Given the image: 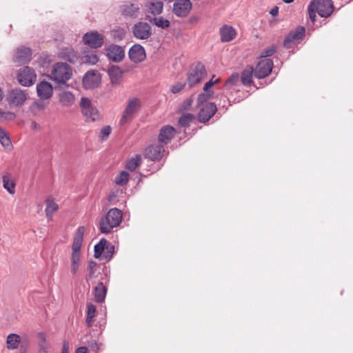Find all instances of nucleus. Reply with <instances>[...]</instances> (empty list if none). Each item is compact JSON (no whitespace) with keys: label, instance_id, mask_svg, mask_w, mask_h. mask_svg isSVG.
<instances>
[{"label":"nucleus","instance_id":"de8ad7c7","mask_svg":"<svg viewBox=\"0 0 353 353\" xmlns=\"http://www.w3.org/2000/svg\"><path fill=\"white\" fill-rule=\"evenodd\" d=\"M211 96H212V92H205L204 93L200 94L197 98V105H202L204 102H206L208 99H210Z\"/></svg>","mask_w":353,"mask_h":353},{"label":"nucleus","instance_id":"a19ab883","mask_svg":"<svg viewBox=\"0 0 353 353\" xmlns=\"http://www.w3.org/2000/svg\"><path fill=\"white\" fill-rule=\"evenodd\" d=\"M305 32V28L303 26H299L296 30L290 32V37H292L296 41H299L303 38Z\"/></svg>","mask_w":353,"mask_h":353},{"label":"nucleus","instance_id":"c85d7f7f","mask_svg":"<svg viewBox=\"0 0 353 353\" xmlns=\"http://www.w3.org/2000/svg\"><path fill=\"white\" fill-rule=\"evenodd\" d=\"M95 301L98 303H101L105 300L107 289L103 283H99L94 288V290Z\"/></svg>","mask_w":353,"mask_h":353},{"label":"nucleus","instance_id":"393cba45","mask_svg":"<svg viewBox=\"0 0 353 353\" xmlns=\"http://www.w3.org/2000/svg\"><path fill=\"white\" fill-rule=\"evenodd\" d=\"M221 40L222 42H229L236 36V30L230 26L225 25L220 28Z\"/></svg>","mask_w":353,"mask_h":353},{"label":"nucleus","instance_id":"09e8293b","mask_svg":"<svg viewBox=\"0 0 353 353\" xmlns=\"http://www.w3.org/2000/svg\"><path fill=\"white\" fill-rule=\"evenodd\" d=\"M111 131L112 129L109 125H106L102 128L100 132L99 137L101 138V140L107 139L109 135L110 134Z\"/></svg>","mask_w":353,"mask_h":353},{"label":"nucleus","instance_id":"cd10ccee","mask_svg":"<svg viewBox=\"0 0 353 353\" xmlns=\"http://www.w3.org/2000/svg\"><path fill=\"white\" fill-rule=\"evenodd\" d=\"M147 20L153 25L161 29H165L170 26V21L168 19L163 18V17H156L148 15Z\"/></svg>","mask_w":353,"mask_h":353},{"label":"nucleus","instance_id":"ddd939ff","mask_svg":"<svg viewBox=\"0 0 353 353\" xmlns=\"http://www.w3.org/2000/svg\"><path fill=\"white\" fill-rule=\"evenodd\" d=\"M192 8L190 0H176L173 3L172 12L179 17L188 16Z\"/></svg>","mask_w":353,"mask_h":353},{"label":"nucleus","instance_id":"9d476101","mask_svg":"<svg viewBox=\"0 0 353 353\" xmlns=\"http://www.w3.org/2000/svg\"><path fill=\"white\" fill-rule=\"evenodd\" d=\"M101 77L99 72L95 70L88 71L83 77V86L87 90L98 87L101 83Z\"/></svg>","mask_w":353,"mask_h":353},{"label":"nucleus","instance_id":"13d9d810","mask_svg":"<svg viewBox=\"0 0 353 353\" xmlns=\"http://www.w3.org/2000/svg\"><path fill=\"white\" fill-rule=\"evenodd\" d=\"M31 128L34 130H39L41 129V125L34 121L31 122Z\"/></svg>","mask_w":353,"mask_h":353},{"label":"nucleus","instance_id":"6e6552de","mask_svg":"<svg viewBox=\"0 0 353 353\" xmlns=\"http://www.w3.org/2000/svg\"><path fill=\"white\" fill-rule=\"evenodd\" d=\"M207 75L205 66L199 63L194 66L192 67L188 77V83L189 87H193L196 84L200 83L205 78Z\"/></svg>","mask_w":353,"mask_h":353},{"label":"nucleus","instance_id":"3c124183","mask_svg":"<svg viewBox=\"0 0 353 353\" xmlns=\"http://www.w3.org/2000/svg\"><path fill=\"white\" fill-rule=\"evenodd\" d=\"M296 42V41L295 39H294L292 37H290V34L289 33L283 41V46L285 48L289 49L292 48V45Z\"/></svg>","mask_w":353,"mask_h":353},{"label":"nucleus","instance_id":"2f4dec72","mask_svg":"<svg viewBox=\"0 0 353 353\" xmlns=\"http://www.w3.org/2000/svg\"><path fill=\"white\" fill-rule=\"evenodd\" d=\"M254 73L253 67L249 66L245 69L241 74V81L245 85H249L252 82V77Z\"/></svg>","mask_w":353,"mask_h":353},{"label":"nucleus","instance_id":"6ab92c4d","mask_svg":"<svg viewBox=\"0 0 353 353\" xmlns=\"http://www.w3.org/2000/svg\"><path fill=\"white\" fill-rule=\"evenodd\" d=\"M128 54L130 60L134 63H141L146 57L145 49L140 44L132 46L129 50Z\"/></svg>","mask_w":353,"mask_h":353},{"label":"nucleus","instance_id":"f257e3e1","mask_svg":"<svg viewBox=\"0 0 353 353\" xmlns=\"http://www.w3.org/2000/svg\"><path fill=\"white\" fill-rule=\"evenodd\" d=\"M121 221V211L116 208H112L100 219L99 222V230L101 233L108 234L114 228L119 226Z\"/></svg>","mask_w":353,"mask_h":353},{"label":"nucleus","instance_id":"338daca9","mask_svg":"<svg viewBox=\"0 0 353 353\" xmlns=\"http://www.w3.org/2000/svg\"><path fill=\"white\" fill-rule=\"evenodd\" d=\"M3 92L1 90V89L0 88V102L2 101L3 99Z\"/></svg>","mask_w":353,"mask_h":353},{"label":"nucleus","instance_id":"58836bf2","mask_svg":"<svg viewBox=\"0 0 353 353\" xmlns=\"http://www.w3.org/2000/svg\"><path fill=\"white\" fill-rule=\"evenodd\" d=\"M141 163V157L137 154L127 162L125 168L130 171H134Z\"/></svg>","mask_w":353,"mask_h":353},{"label":"nucleus","instance_id":"6e6d98bb","mask_svg":"<svg viewBox=\"0 0 353 353\" xmlns=\"http://www.w3.org/2000/svg\"><path fill=\"white\" fill-rule=\"evenodd\" d=\"M15 117H16V114L14 113H13V112H2V116H1V117H0V121L2 119H8V120H12Z\"/></svg>","mask_w":353,"mask_h":353},{"label":"nucleus","instance_id":"ea45409f","mask_svg":"<svg viewBox=\"0 0 353 353\" xmlns=\"http://www.w3.org/2000/svg\"><path fill=\"white\" fill-rule=\"evenodd\" d=\"M80 265V254H72L71 257V273L75 275L79 270Z\"/></svg>","mask_w":353,"mask_h":353},{"label":"nucleus","instance_id":"bf43d9fd","mask_svg":"<svg viewBox=\"0 0 353 353\" xmlns=\"http://www.w3.org/2000/svg\"><path fill=\"white\" fill-rule=\"evenodd\" d=\"M75 353H88V348L84 346L78 347Z\"/></svg>","mask_w":353,"mask_h":353},{"label":"nucleus","instance_id":"e2e57ef3","mask_svg":"<svg viewBox=\"0 0 353 353\" xmlns=\"http://www.w3.org/2000/svg\"><path fill=\"white\" fill-rule=\"evenodd\" d=\"M61 353H68V346L67 343L63 344V350Z\"/></svg>","mask_w":353,"mask_h":353},{"label":"nucleus","instance_id":"72a5a7b5","mask_svg":"<svg viewBox=\"0 0 353 353\" xmlns=\"http://www.w3.org/2000/svg\"><path fill=\"white\" fill-rule=\"evenodd\" d=\"M95 314L96 307L92 303H88L87 304V318L85 321L87 325L90 327L92 326Z\"/></svg>","mask_w":353,"mask_h":353},{"label":"nucleus","instance_id":"c756f323","mask_svg":"<svg viewBox=\"0 0 353 353\" xmlns=\"http://www.w3.org/2000/svg\"><path fill=\"white\" fill-rule=\"evenodd\" d=\"M80 62L89 65H94L99 61V57L94 52H88L86 54L81 55Z\"/></svg>","mask_w":353,"mask_h":353},{"label":"nucleus","instance_id":"a878e982","mask_svg":"<svg viewBox=\"0 0 353 353\" xmlns=\"http://www.w3.org/2000/svg\"><path fill=\"white\" fill-rule=\"evenodd\" d=\"M124 70H121L118 65H112L108 70L111 83L112 84H118L123 77Z\"/></svg>","mask_w":353,"mask_h":353},{"label":"nucleus","instance_id":"4468645a","mask_svg":"<svg viewBox=\"0 0 353 353\" xmlns=\"http://www.w3.org/2000/svg\"><path fill=\"white\" fill-rule=\"evenodd\" d=\"M273 68V61L270 59H265L256 65L254 75L258 79H263L268 76Z\"/></svg>","mask_w":353,"mask_h":353},{"label":"nucleus","instance_id":"1a4fd4ad","mask_svg":"<svg viewBox=\"0 0 353 353\" xmlns=\"http://www.w3.org/2000/svg\"><path fill=\"white\" fill-rule=\"evenodd\" d=\"M133 36L139 40H147L152 35L151 26L145 21H139L134 23L132 28Z\"/></svg>","mask_w":353,"mask_h":353},{"label":"nucleus","instance_id":"774afa93","mask_svg":"<svg viewBox=\"0 0 353 353\" xmlns=\"http://www.w3.org/2000/svg\"><path fill=\"white\" fill-rule=\"evenodd\" d=\"M285 3H292L294 0H282Z\"/></svg>","mask_w":353,"mask_h":353},{"label":"nucleus","instance_id":"052dcab7","mask_svg":"<svg viewBox=\"0 0 353 353\" xmlns=\"http://www.w3.org/2000/svg\"><path fill=\"white\" fill-rule=\"evenodd\" d=\"M192 101L193 99L192 98H190L184 103V110H186L191 106Z\"/></svg>","mask_w":353,"mask_h":353},{"label":"nucleus","instance_id":"7ed1b4c3","mask_svg":"<svg viewBox=\"0 0 353 353\" xmlns=\"http://www.w3.org/2000/svg\"><path fill=\"white\" fill-rule=\"evenodd\" d=\"M72 76V68L65 63H55L49 74V78L59 85L65 84Z\"/></svg>","mask_w":353,"mask_h":353},{"label":"nucleus","instance_id":"8fccbe9b","mask_svg":"<svg viewBox=\"0 0 353 353\" xmlns=\"http://www.w3.org/2000/svg\"><path fill=\"white\" fill-rule=\"evenodd\" d=\"M82 242L83 241L74 240L73 244H72V254H80V250H81Z\"/></svg>","mask_w":353,"mask_h":353},{"label":"nucleus","instance_id":"f03ea898","mask_svg":"<svg viewBox=\"0 0 353 353\" xmlns=\"http://www.w3.org/2000/svg\"><path fill=\"white\" fill-rule=\"evenodd\" d=\"M334 10L332 0H313L308 6V13L311 21H316V12L321 17H328Z\"/></svg>","mask_w":353,"mask_h":353},{"label":"nucleus","instance_id":"37998d69","mask_svg":"<svg viewBox=\"0 0 353 353\" xmlns=\"http://www.w3.org/2000/svg\"><path fill=\"white\" fill-rule=\"evenodd\" d=\"M194 118V117L192 114L188 113V114H184L182 117H181V118L179 119V124L181 127L187 126L192 121Z\"/></svg>","mask_w":353,"mask_h":353},{"label":"nucleus","instance_id":"c03bdc74","mask_svg":"<svg viewBox=\"0 0 353 353\" xmlns=\"http://www.w3.org/2000/svg\"><path fill=\"white\" fill-rule=\"evenodd\" d=\"M114 250L115 248L113 245L107 243L103 257L107 261H110L114 253Z\"/></svg>","mask_w":353,"mask_h":353},{"label":"nucleus","instance_id":"f704fd0d","mask_svg":"<svg viewBox=\"0 0 353 353\" xmlns=\"http://www.w3.org/2000/svg\"><path fill=\"white\" fill-rule=\"evenodd\" d=\"M39 343V353H48L49 343L46 341V336L43 332H39L37 335Z\"/></svg>","mask_w":353,"mask_h":353},{"label":"nucleus","instance_id":"4c0bfd02","mask_svg":"<svg viewBox=\"0 0 353 353\" xmlns=\"http://www.w3.org/2000/svg\"><path fill=\"white\" fill-rule=\"evenodd\" d=\"M97 263L95 261H91L88 264V274L86 276V280L88 281H92L96 277V269Z\"/></svg>","mask_w":353,"mask_h":353},{"label":"nucleus","instance_id":"aec40b11","mask_svg":"<svg viewBox=\"0 0 353 353\" xmlns=\"http://www.w3.org/2000/svg\"><path fill=\"white\" fill-rule=\"evenodd\" d=\"M175 128L170 125L163 126L158 137L159 143L164 145L168 144L175 134Z\"/></svg>","mask_w":353,"mask_h":353},{"label":"nucleus","instance_id":"a18cd8bd","mask_svg":"<svg viewBox=\"0 0 353 353\" xmlns=\"http://www.w3.org/2000/svg\"><path fill=\"white\" fill-rule=\"evenodd\" d=\"M276 46H272L268 48L264 49L260 54L261 58H267L272 56L276 52Z\"/></svg>","mask_w":353,"mask_h":353},{"label":"nucleus","instance_id":"473e14b6","mask_svg":"<svg viewBox=\"0 0 353 353\" xmlns=\"http://www.w3.org/2000/svg\"><path fill=\"white\" fill-rule=\"evenodd\" d=\"M20 343V336L17 334H10L7 336L6 344L9 350H14L18 347Z\"/></svg>","mask_w":353,"mask_h":353},{"label":"nucleus","instance_id":"0e129e2a","mask_svg":"<svg viewBox=\"0 0 353 353\" xmlns=\"http://www.w3.org/2000/svg\"><path fill=\"white\" fill-rule=\"evenodd\" d=\"M117 197V194L115 193H111L108 196V200L110 201H113Z\"/></svg>","mask_w":353,"mask_h":353},{"label":"nucleus","instance_id":"5fc2aeb1","mask_svg":"<svg viewBox=\"0 0 353 353\" xmlns=\"http://www.w3.org/2000/svg\"><path fill=\"white\" fill-rule=\"evenodd\" d=\"M185 83H183V82L176 83L172 87L171 90H172V93H174V94L178 93L181 90H183V88L185 87Z\"/></svg>","mask_w":353,"mask_h":353},{"label":"nucleus","instance_id":"e433bc0d","mask_svg":"<svg viewBox=\"0 0 353 353\" xmlns=\"http://www.w3.org/2000/svg\"><path fill=\"white\" fill-rule=\"evenodd\" d=\"M107 243V240L105 239H102L97 244L95 245L94 256L96 259H99L102 256V254L104 252Z\"/></svg>","mask_w":353,"mask_h":353},{"label":"nucleus","instance_id":"dca6fc26","mask_svg":"<svg viewBox=\"0 0 353 353\" xmlns=\"http://www.w3.org/2000/svg\"><path fill=\"white\" fill-rule=\"evenodd\" d=\"M163 3L159 0H151L147 2L145 5V17L148 15L155 17L159 15L163 12Z\"/></svg>","mask_w":353,"mask_h":353},{"label":"nucleus","instance_id":"4d7b16f0","mask_svg":"<svg viewBox=\"0 0 353 353\" xmlns=\"http://www.w3.org/2000/svg\"><path fill=\"white\" fill-rule=\"evenodd\" d=\"M89 346L90 347L91 350L95 352H97L99 350V344L97 343V341H91L90 343H89Z\"/></svg>","mask_w":353,"mask_h":353},{"label":"nucleus","instance_id":"603ef678","mask_svg":"<svg viewBox=\"0 0 353 353\" xmlns=\"http://www.w3.org/2000/svg\"><path fill=\"white\" fill-rule=\"evenodd\" d=\"M85 228L83 226L78 228L74 240L83 241Z\"/></svg>","mask_w":353,"mask_h":353},{"label":"nucleus","instance_id":"864d4df0","mask_svg":"<svg viewBox=\"0 0 353 353\" xmlns=\"http://www.w3.org/2000/svg\"><path fill=\"white\" fill-rule=\"evenodd\" d=\"M219 81V79H216V80H213V79H212L211 80H210L208 82H207L204 87H203V91L205 92H212L210 91V88L216 83H217L218 81Z\"/></svg>","mask_w":353,"mask_h":353},{"label":"nucleus","instance_id":"49530a36","mask_svg":"<svg viewBox=\"0 0 353 353\" xmlns=\"http://www.w3.org/2000/svg\"><path fill=\"white\" fill-rule=\"evenodd\" d=\"M30 108L34 114H37L39 112L44 110L45 106L41 103L34 102L32 103Z\"/></svg>","mask_w":353,"mask_h":353},{"label":"nucleus","instance_id":"7c9ffc66","mask_svg":"<svg viewBox=\"0 0 353 353\" xmlns=\"http://www.w3.org/2000/svg\"><path fill=\"white\" fill-rule=\"evenodd\" d=\"M46 208L45 210L48 221L52 219V214L58 210V205L50 198L46 199Z\"/></svg>","mask_w":353,"mask_h":353},{"label":"nucleus","instance_id":"b1692460","mask_svg":"<svg viewBox=\"0 0 353 353\" xmlns=\"http://www.w3.org/2000/svg\"><path fill=\"white\" fill-rule=\"evenodd\" d=\"M140 10V5L135 3L125 4L121 8V13L123 15L131 18H137L139 15Z\"/></svg>","mask_w":353,"mask_h":353},{"label":"nucleus","instance_id":"680f3d73","mask_svg":"<svg viewBox=\"0 0 353 353\" xmlns=\"http://www.w3.org/2000/svg\"><path fill=\"white\" fill-rule=\"evenodd\" d=\"M270 13L272 16H276L279 14V8L278 7H274L273 8L271 9Z\"/></svg>","mask_w":353,"mask_h":353},{"label":"nucleus","instance_id":"5701e85b","mask_svg":"<svg viewBox=\"0 0 353 353\" xmlns=\"http://www.w3.org/2000/svg\"><path fill=\"white\" fill-rule=\"evenodd\" d=\"M59 102L64 108H71L76 101L75 95L70 91L63 90L58 94Z\"/></svg>","mask_w":353,"mask_h":353},{"label":"nucleus","instance_id":"39448f33","mask_svg":"<svg viewBox=\"0 0 353 353\" xmlns=\"http://www.w3.org/2000/svg\"><path fill=\"white\" fill-rule=\"evenodd\" d=\"M141 105V101L139 98H130L126 103V107L120 120V124L124 125L128 121L132 119L134 114L140 109Z\"/></svg>","mask_w":353,"mask_h":353},{"label":"nucleus","instance_id":"412c9836","mask_svg":"<svg viewBox=\"0 0 353 353\" xmlns=\"http://www.w3.org/2000/svg\"><path fill=\"white\" fill-rule=\"evenodd\" d=\"M216 106L212 103H206L203 105L199 112V120L201 123H205L209 121L210 119L216 112Z\"/></svg>","mask_w":353,"mask_h":353},{"label":"nucleus","instance_id":"9b49d317","mask_svg":"<svg viewBox=\"0 0 353 353\" xmlns=\"http://www.w3.org/2000/svg\"><path fill=\"white\" fill-rule=\"evenodd\" d=\"M105 55L109 60L115 62H121L125 57V50L121 46L112 44L104 48Z\"/></svg>","mask_w":353,"mask_h":353},{"label":"nucleus","instance_id":"20e7f679","mask_svg":"<svg viewBox=\"0 0 353 353\" xmlns=\"http://www.w3.org/2000/svg\"><path fill=\"white\" fill-rule=\"evenodd\" d=\"M80 107L81 112L87 121H95L101 119V114L88 98L82 97L81 99Z\"/></svg>","mask_w":353,"mask_h":353},{"label":"nucleus","instance_id":"69168bd1","mask_svg":"<svg viewBox=\"0 0 353 353\" xmlns=\"http://www.w3.org/2000/svg\"><path fill=\"white\" fill-rule=\"evenodd\" d=\"M236 79V78L234 77H230V79H228V80L227 81L226 83H225V85H227L228 84L230 83H233L234 81Z\"/></svg>","mask_w":353,"mask_h":353},{"label":"nucleus","instance_id":"423d86ee","mask_svg":"<svg viewBox=\"0 0 353 353\" xmlns=\"http://www.w3.org/2000/svg\"><path fill=\"white\" fill-rule=\"evenodd\" d=\"M36 80L37 74L34 69L24 66L19 70L17 81L22 86L30 87L35 83Z\"/></svg>","mask_w":353,"mask_h":353},{"label":"nucleus","instance_id":"f8f14e48","mask_svg":"<svg viewBox=\"0 0 353 353\" xmlns=\"http://www.w3.org/2000/svg\"><path fill=\"white\" fill-rule=\"evenodd\" d=\"M84 43L92 48H101L104 43L103 36L97 31L86 32L83 37Z\"/></svg>","mask_w":353,"mask_h":353},{"label":"nucleus","instance_id":"f3484780","mask_svg":"<svg viewBox=\"0 0 353 353\" xmlns=\"http://www.w3.org/2000/svg\"><path fill=\"white\" fill-rule=\"evenodd\" d=\"M58 57L73 64L75 63L79 58L77 53L71 46L61 48L58 52Z\"/></svg>","mask_w":353,"mask_h":353},{"label":"nucleus","instance_id":"a211bd4d","mask_svg":"<svg viewBox=\"0 0 353 353\" xmlns=\"http://www.w3.org/2000/svg\"><path fill=\"white\" fill-rule=\"evenodd\" d=\"M37 93L41 99H49L53 94V88L52 84L46 81L39 82L37 85Z\"/></svg>","mask_w":353,"mask_h":353},{"label":"nucleus","instance_id":"79ce46f5","mask_svg":"<svg viewBox=\"0 0 353 353\" xmlns=\"http://www.w3.org/2000/svg\"><path fill=\"white\" fill-rule=\"evenodd\" d=\"M129 181V173L126 171H122L115 177V183L121 186L125 185Z\"/></svg>","mask_w":353,"mask_h":353},{"label":"nucleus","instance_id":"c9c22d12","mask_svg":"<svg viewBox=\"0 0 353 353\" xmlns=\"http://www.w3.org/2000/svg\"><path fill=\"white\" fill-rule=\"evenodd\" d=\"M0 143L7 149L12 148V142L8 134L0 127Z\"/></svg>","mask_w":353,"mask_h":353},{"label":"nucleus","instance_id":"bb28decb","mask_svg":"<svg viewBox=\"0 0 353 353\" xmlns=\"http://www.w3.org/2000/svg\"><path fill=\"white\" fill-rule=\"evenodd\" d=\"M3 187L6 191L10 194L15 193L16 183L11 174L6 172L2 175Z\"/></svg>","mask_w":353,"mask_h":353},{"label":"nucleus","instance_id":"2eb2a0df","mask_svg":"<svg viewBox=\"0 0 353 353\" xmlns=\"http://www.w3.org/2000/svg\"><path fill=\"white\" fill-rule=\"evenodd\" d=\"M165 150L163 145L161 143L153 144L148 146L145 150L144 155L152 161L159 160L163 157Z\"/></svg>","mask_w":353,"mask_h":353},{"label":"nucleus","instance_id":"0eeeda50","mask_svg":"<svg viewBox=\"0 0 353 353\" xmlns=\"http://www.w3.org/2000/svg\"><path fill=\"white\" fill-rule=\"evenodd\" d=\"M29 98V93L27 90L21 88L10 90L7 96L8 103L12 106L19 107L22 105Z\"/></svg>","mask_w":353,"mask_h":353},{"label":"nucleus","instance_id":"4be33fe9","mask_svg":"<svg viewBox=\"0 0 353 353\" xmlns=\"http://www.w3.org/2000/svg\"><path fill=\"white\" fill-rule=\"evenodd\" d=\"M31 57L32 51L30 48L21 46L17 49L13 60L15 63L23 64L29 62Z\"/></svg>","mask_w":353,"mask_h":353}]
</instances>
